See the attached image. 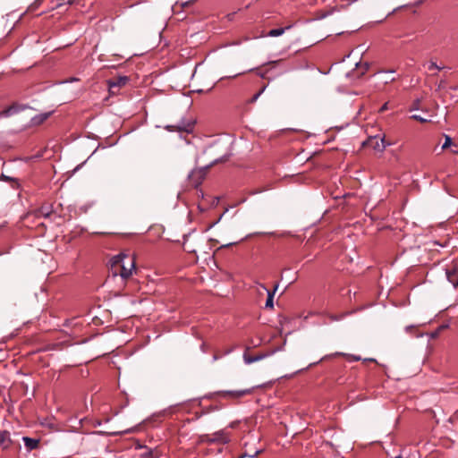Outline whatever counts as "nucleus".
Returning a JSON list of instances; mask_svg holds the SVG:
<instances>
[{
	"mask_svg": "<svg viewBox=\"0 0 458 458\" xmlns=\"http://www.w3.org/2000/svg\"><path fill=\"white\" fill-rule=\"evenodd\" d=\"M117 260L122 264L123 279L130 278L133 272L136 271L135 258L132 255L121 253L117 255Z\"/></svg>",
	"mask_w": 458,
	"mask_h": 458,
	"instance_id": "f257e3e1",
	"label": "nucleus"
},
{
	"mask_svg": "<svg viewBox=\"0 0 458 458\" xmlns=\"http://www.w3.org/2000/svg\"><path fill=\"white\" fill-rule=\"evenodd\" d=\"M363 146L371 148L377 152H382L386 148V144L384 138L373 136L369 137L365 142H363Z\"/></svg>",
	"mask_w": 458,
	"mask_h": 458,
	"instance_id": "f03ea898",
	"label": "nucleus"
},
{
	"mask_svg": "<svg viewBox=\"0 0 458 458\" xmlns=\"http://www.w3.org/2000/svg\"><path fill=\"white\" fill-rule=\"evenodd\" d=\"M27 108V106L13 103L0 113V116L9 117Z\"/></svg>",
	"mask_w": 458,
	"mask_h": 458,
	"instance_id": "7ed1b4c3",
	"label": "nucleus"
},
{
	"mask_svg": "<svg viewBox=\"0 0 458 458\" xmlns=\"http://www.w3.org/2000/svg\"><path fill=\"white\" fill-rule=\"evenodd\" d=\"M250 393V390L244 389V390H228V391H220L217 393V394L222 395L224 397H230L233 399L241 398L246 394H249Z\"/></svg>",
	"mask_w": 458,
	"mask_h": 458,
	"instance_id": "20e7f679",
	"label": "nucleus"
},
{
	"mask_svg": "<svg viewBox=\"0 0 458 458\" xmlns=\"http://www.w3.org/2000/svg\"><path fill=\"white\" fill-rule=\"evenodd\" d=\"M129 79L126 76H120L108 81L109 91H114V89H120L128 82Z\"/></svg>",
	"mask_w": 458,
	"mask_h": 458,
	"instance_id": "39448f33",
	"label": "nucleus"
},
{
	"mask_svg": "<svg viewBox=\"0 0 458 458\" xmlns=\"http://www.w3.org/2000/svg\"><path fill=\"white\" fill-rule=\"evenodd\" d=\"M208 169V166H207L203 169L193 171L191 173V174L190 175V179L195 184V186H198L199 184L201 183L202 180L204 179V177L207 174Z\"/></svg>",
	"mask_w": 458,
	"mask_h": 458,
	"instance_id": "423d86ee",
	"label": "nucleus"
},
{
	"mask_svg": "<svg viewBox=\"0 0 458 458\" xmlns=\"http://www.w3.org/2000/svg\"><path fill=\"white\" fill-rule=\"evenodd\" d=\"M110 273L113 276H120L123 278L122 264L117 260V256L110 260Z\"/></svg>",
	"mask_w": 458,
	"mask_h": 458,
	"instance_id": "0eeeda50",
	"label": "nucleus"
},
{
	"mask_svg": "<svg viewBox=\"0 0 458 458\" xmlns=\"http://www.w3.org/2000/svg\"><path fill=\"white\" fill-rule=\"evenodd\" d=\"M448 281L454 286H458V274L455 266L446 268L445 271Z\"/></svg>",
	"mask_w": 458,
	"mask_h": 458,
	"instance_id": "6e6552de",
	"label": "nucleus"
},
{
	"mask_svg": "<svg viewBox=\"0 0 458 458\" xmlns=\"http://www.w3.org/2000/svg\"><path fill=\"white\" fill-rule=\"evenodd\" d=\"M212 440L213 443L225 444L230 441V437L225 430H220L212 434Z\"/></svg>",
	"mask_w": 458,
	"mask_h": 458,
	"instance_id": "1a4fd4ad",
	"label": "nucleus"
},
{
	"mask_svg": "<svg viewBox=\"0 0 458 458\" xmlns=\"http://www.w3.org/2000/svg\"><path fill=\"white\" fill-rule=\"evenodd\" d=\"M52 213H53L52 205L44 204L38 209H37L35 211V216L37 217H39V216L49 217Z\"/></svg>",
	"mask_w": 458,
	"mask_h": 458,
	"instance_id": "9d476101",
	"label": "nucleus"
},
{
	"mask_svg": "<svg viewBox=\"0 0 458 458\" xmlns=\"http://www.w3.org/2000/svg\"><path fill=\"white\" fill-rule=\"evenodd\" d=\"M12 444L10 433L8 431H0V447L7 449Z\"/></svg>",
	"mask_w": 458,
	"mask_h": 458,
	"instance_id": "9b49d317",
	"label": "nucleus"
},
{
	"mask_svg": "<svg viewBox=\"0 0 458 458\" xmlns=\"http://www.w3.org/2000/svg\"><path fill=\"white\" fill-rule=\"evenodd\" d=\"M265 290H267V301H266V307L267 308H270L272 309L274 307V303H273V300H274V295H275V293L276 292L277 288H278V284H276L275 286H274V289L273 291H269L266 288L265 285H261Z\"/></svg>",
	"mask_w": 458,
	"mask_h": 458,
	"instance_id": "f8f14e48",
	"label": "nucleus"
},
{
	"mask_svg": "<svg viewBox=\"0 0 458 458\" xmlns=\"http://www.w3.org/2000/svg\"><path fill=\"white\" fill-rule=\"evenodd\" d=\"M23 442H24V445H25V446H26L28 451H32V450L38 448V446L39 445V440L38 439L30 438L29 437H23Z\"/></svg>",
	"mask_w": 458,
	"mask_h": 458,
	"instance_id": "ddd939ff",
	"label": "nucleus"
},
{
	"mask_svg": "<svg viewBox=\"0 0 458 458\" xmlns=\"http://www.w3.org/2000/svg\"><path fill=\"white\" fill-rule=\"evenodd\" d=\"M51 114H52V112H47V113L38 114L31 119V123L33 125H39V124L43 123L45 121H47L50 117Z\"/></svg>",
	"mask_w": 458,
	"mask_h": 458,
	"instance_id": "4468645a",
	"label": "nucleus"
},
{
	"mask_svg": "<svg viewBox=\"0 0 458 458\" xmlns=\"http://www.w3.org/2000/svg\"><path fill=\"white\" fill-rule=\"evenodd\" d=\"M166 129L170 131H190L191 130V125L188 123L185 126H180V125H168L166 126Z\"/></svg>",
	"mask_w": 458,
	"mask_h": 458,
	"instance_id": "2eb2a0df",
	"label": "nucleus"
},
{
	"mask_svg": "<svg viewBox=\"0 0 458 458\" xmlns=\"http://www.w3.org/2000/svg\"><path fill=\"white\" fill-rule=\"evenodd\" d=\"M292 26H287L285 28H279V29H274V30H271L267 36L269 37H278V36H281L284 34V32L286 30H289Z\"/></svg>",
	"mask_w": 458,
	"mask_h": 458,
	"instance_id": "dca6fc26",
	"label": "nucleus"
},
{
	"mask_svg": "<svg viewBox=\"0 0 458 458\" xmlns=\"http://www.w3.org/2000/svg\"><path fill=\"white\" fill-rule=\"evenodd\" d=\"M263 358L262 355H256V356H253V355H250L248 353H244L243 355V359H244V361L247 363V364H250L252 362H255V361H258L259 360H261Z\"/></svg>",
	"mask_w": 458,
	"mask_h": 458,
	"instance_id": "f3484780",
	"label": "nucleus"
},
{
	"mask_svg": "<svg viewBox=\"0 0 458 458\" xmlns=\"http://www.w3.org/2000/svg\"><path fill=\"white\" fill-rule=\"evenodd\" d=\"M199 443H213V440H212V435H208V434H204V435H200L199 437Z\"/></svg>",
	"mask_w": 458,
	"mask_h": 458,
	"instance_id": "a211bd4d",
	"label": "nucleus"
},
{
	"mask_svg": "<svg viewBox=\"0 0 458 458\" xmlns=\"http://www.w3.org/2000/svg\"><path fill=\"white\" fill-rule=\"evenodd\" d=\"M420 104H421V100H420V98L415 99V100L412 102V104H411V108H410V111H413V110H420V109L424 110V108H422V107L420 106Z\"/></svg>",
	"mask_w": 458,
	"mask_h": 458,
	"instance_id": "6ab92c4d",
	"label": "nucleus"
},
{
	"mask_svg": "<svg viewBox=\"0 0 458 458\" xmlns=\"http://www.w3.org/2000/svg\"><path fill=\"white\" fill-rule=\"evenodd\" d=\"M411 118L414 119V120H416V121H418L420 123H422L428 122V119L423 118V117H421L420 115H418V114H413V115L411 116Z\"/></svg>",
	"mask_w": 458,
	"mask_h": 458,
	"instance_id": "aec40b11",
	"label": "nucleus"
},
{
	"mask_svg": "<svg viewBox=\"0 0 458 458\" xmlns=\"http://www.w3.org/2000/svg\"><path fill=\"white\" fill-rule=\"evenodd\" d=\"M451 145H452V139L449 136H445V140L442 146V148L445 149L446 148H448Z\"/></svg>",
	"mask_w": 458,
	"mask_h": 458,
	"instance_id": "412c9836",
	"label": "nucleus"
},
{
	"mask_svg": "<svg viewBox=\"0 0 458 458\" xmlns=\"http://www.w3.org/2000/svg\"><path fill=\"white\" fill-rule=\"evenodd\" d=\"M434 69L441 70L442 67H439L435 62L431 61L428 64V70H434Z\"/></svg>",
	"mask_w": 458,
	"mask_h": 458,
	"instance_id": "4be33fe9",
	"label": "nucleus"
},
{
	"mask_svg": "<svg viewBox=\"0 0 458 458\" xmlns=\"http://www.w3.org/2000/svg\"><path fill=\"white\" fill-rule=\"evenodd\" d=\"M1 180L4 181V182H16L15 179L13 178H11L9 176H6L4 174H2L1 177H0Z\"/></svg>",
	"mask_w": 458,
	"mask_h": 458,
	"instance_id": "5701e85b",
	"label": "nucleus"
},
{
	"mask_svg": "<svg viewBox=\"0 0 458 458\" xmlns=\"http://www.w3.org/2000/svg\"><path fill=\"white\" fill-rule=\"evenodd\" d=\"M388 109V103H385L379 109L380 113H383Z\"/></svg>",
	"mask_w": 458,
	"mask_h": 458,
	"instance_id": "b1692460",
	"label": "nucleus"
},
{
	"mask_svg": "<svg viewBox=\"0 0 458 458\" xmlns=\"http://www.w3.org/2000/svg\"><path fill=\"white\" fill-rule=\"evenodd\" d=\"M264 89H262L261 91H259V93L255 94L252 98L250 99V102H255L258 98L259 97V95L261 94V92L263 91Z\"/></svg>",
	"mask_w": 458,
	"mask_h": 458,
	"instance_id": "393cba45",
	"label": "nucleus"
},
{
	"mask_svg": "<svg viewBox=\"0 0 458 458\" xmlns=\"http://www.w3.org/2000/svg\"><path fill=\"white\" fill-rule=\"evenodd\" d=\"M226 160H227V158H226V157H224V158H221V159H216V160H215V161L212 163V165L216 164V163H220V162H225V161H226Z\"/></svg>",
	"mask_w": 458,
	"mask_h": 458,
	"instance_id": "a878e982",
	"label": "nucleus"
},
{
	"mask_svg": "<svg viewBox=\"0 0 458 458\" xmlns=\"http://www.w3.org/2000/svg\"><path fill=\"white\" fill-rule=\"evenodd\" d=\"M120 89H114V91H109L111 94H117Z\"/></svg>",
	"mask_w": 458,
	"mask_h": 458,
	"instance_id": "bb28decb",
	"label": "nucleus"
},
{
	"mask_svg": "<svg viewBox=\"0 0 458 458\" xmlns=\"http://www.w3.org/2000/svg\"><path fill=\"white\" fill-rule=\"evenodd\" d=\"M190 4H191V2H190V1H187V2H185L184 4H182V7L190 6Z\"/></svg>",
	"mask_w": 458,
	"mask_h": 458,
	"instance_id": "cd10ccee",
	"label": "nucleus"
},
{
	"mask_svg": "<svg viewBox=\"0 0 458 458\" xmlns=\"http://www.w3.org/2000/svg\"><path fill=\"white\" fill-rule=\"evenodd\" d=\"M444 85H445V81H440V83H439V85H438V89L443 88V87H444Z\"/></svg>",
	"mask_w": 458,
	"mask_h": 458,
	"instance_id": "c85d7f7f",
	"label": "nucleus"
},
{
	"mask_svg": "<svg viewBox=\"0 0 458 458\" xmlns=\"http://www.w3.org/2000/svg\"><path fill=\"white\" fill-rule=\"evenodd\" d=\"M258 192H260V191H251L249 192L250 195L256 194Z\"/></svg>",
	"mask_w": 458,
	"mask_h": 458,
	"instance_id": "c756f323",
	"label": "nucleus"
},
{
	"mask_svg": "<svg viewBox=\"0 0 458 458\" xmlns=\"http://www.w3.org/2000/svg\"><path fill=\"white\" fill-rule=\"evenodd\" d=\"M203 414V412L201 413H196L195 416H196V419H199L201 417V415Z\"/></svg>",
	"mask_w": 458,
	"mask_h": 458,
	"instance_id": "7c9ffc66",
	"label": "nucleus"
},
{
	"mask_svg": "<svg viewBox=\"0 0 458 458\" xmlns=\"http://www.w3.org/2000/svg\"><path fill=\"white\" fill-rule=\"evenodd\" d=\"M243 73H244V72H239V73L234 74L233 76H231V77H232V78H234V77H237L238 75H241V74H243Z\"/></svg>",
	"mask_w": 458,
	"mask_h": 458,
	"instance_id": "2f4dec72",
	"label": "nucleus"
},
{
	"mask_svg": "<svg viewBox=\"0 0 458 458\" xmlns=\"http://www.w3.org/2000/svg\"><path fill=\"white\" fill-rule=\"evenodd\" d=\"M234 243H228V244H225L224 246H222V248H225V247H228V246H231V245H233Z\"/></svg>",
	"mask_w": 458,
	"mask_h": 458,
	"instance_id": "473e14b6",
	"label": "nucleus"
},
{
	"mask_svg": "<svg viewBox=\"0 0 458 458\" xmlns=\"http://www.w3.org/2000/svg\"><path fill=\"white\" fill-rule=\"evenodd\" d=\"M364 66H365V70H368L369 65V64H368V63H365V64H364Z\"/></svg>",
	"mask_w": 458,
	"mask_h": 458,
	"instance_id": "72a5a7b5",
	"label": "nucleus"
},
{
	"mask_svg": "<svg viewBox=\"0 0 458 458\" xmlns=\"http://www.w3.org/2000/svg\"><path fill=\"white\" fill-rule=\"evenodd\" d=\"M411 329H413V327H406V331H410V330H411Z\"/></svg>",
	"mask_w": 458,
	"mask_h": 458,
	"instance_id": "f704fd0d",
	"label": "nucleus"
},
{
	"mask_svg": "<svg viewBox=\"0 0 458 458\" xmlns=\"http://www.w3.org/2000/svg\"><path fill=\"white\" fill-rule=\"evenodd\" d=\"M233 16V13H229L228 14L229 19H232Z\"/></svg>",
	"mask_w": 458,
	"mask_h": 458,
	"instance_id": "c9c22d12",
	"label": "nucleus"
},
{
	"mask_svg": "<svg viewBox=\"0 0 458 458\" xmlns=\"http://www.w3.org/2000/svg\"><path fill=\"white\" fill-rule=\"evenodd\" d=\"M403 7V6H399L398 8L394 9V12H395V11H397V10H399V9H402Z\"/></svg>",
	"mask_w": 458,
	"mask_h": 458,
	"instance_id": "e433bc0d",
	"label": "nucleus"
},
{
	"mask_svg": "<svg viewBox=\"0 0 458 458\" xmlns=\"http://www.w3.org/2000/svg\"><path fill=\"white\" fill-rule=\"evenodd\" d=\"M277 63H278V61H274V62H272L271 64H277Z\"/></svg>",
	"mask_w": 458,
	"mask_h": 458,
	"instance_id": "4c0bfd02",
	"label": "nucleus"
},
{
	"mask_svg": "<svg viewBox=\"0 0 458 458\" xmlns=\"http://www.w3.org/2000/svg\"><path fill=\"white\" fill-rule=\"evenodd\" d=\"M395 458H403V456L402 455H398Z\"/></svg>",
	"mask_w": 458,
	"mask_h": 458,
	"instance_id": "58836bf2",
	"label": "nucleus"
}]
</instances>
